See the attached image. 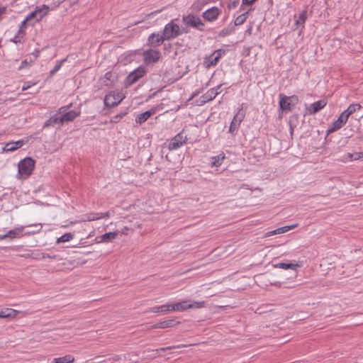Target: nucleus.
<instances>
[{
    "label": "nucleus",
    "instance_id": "f257e3e1",
    "mask_svg": "<svg viewBox=\"0 0 363 363\" xmlns=\"http://www.w3.org/2000/svg\"><path fill=\"white\" fill-rule=\"evenodd\" d=\"M35 160L31 157H26L21 160L18 164V176L19 179L28 178L34 169Z\"/></svg>",
    "mask_w": 363,
    "mask_h": 363
},
{
    "label": "nucleus",
    "instance_id": "f03ea898",
    "mask_svg": "<svg viewBox=\"0 0 363 363\" xmlns=\"http://www.w3.org/2000/svg\"><path fill=\"white\" fill-rule=\"evenodd\" d=\"M177 19H173L164 26L162 31L163 38L170 40L181 35V28L175 23Z\"/></svg>",
    "mask_w": 363,
    "mask_h": 363
},
{
    "label": "nucleus",
    "instance_id": "7ed1b4c3",
    "mask_svg": "<svg viewBox=\"0 0 363 363\" xmlns=\"http://www.w3.org/2000/svg\"><path fill=\"white\" fill-rule=\"evenodd\" d=\"M204 305V301L185 300L181 302L171 303V309L173 310V311H183L189 308H200L203 307Z\"/></svg>",
    "mask_w": 363,
    "mask_h": 363
},
{
    "label": "nucleus",
    "instance_id": "20e7f679",
    "mask_svg": "<svg viewBox=\"0 0 363 363\" xmlns=\"http://www.w3.org/2000/svg\"><path fill=\"white\" fill-rule=\"evenodd\" d=\"M182 22L187 27L193 28L199 31L205 30V23L199 16L194 14L183 16Z\"/></svg>",
    "mask_w": 363,
    "mask_h": 363
},
{
    "label": "nucleus",
    "instance_id": "39448f33",
    "mask_svg": "<svg viewBox=\"0 0 363 363\" xmlns=\"http://www.w3.org/2000/svg\"><path fill=\"white\" fill-rule=\"evenodd\" d=\"M146 73L145 68L139 67L131 72L125 79V85L126 87L130 86L137 82Z\"/></svg>",
    "mask_w": 363,
    "mask_h": 363
},
{
    "label": "nucleus",
    "instance_id": "423d86ee",
    "mask_svg": "<svg viewBox=\"0 0 363 363\" xmlns=\"http://www.w3.org/2000/svg\"><path fill=\"white\" fill-rule=\"evenodd\" d=\"M187 140V136L184 135V130H183L177 134L173 138H172L168 145V149L169 150H177L182 147L183 145L186 144Z\"/></svg>",
    "mask_w": 363,
    "mask_h": 363
},
{
    "label": "nucleus",
    "instance_id": "0eeeda50",
    "mask_svg": "<svg viewBox=\"0 0 363 363\" xmlns=\"http://www.w3.org/2000/svg\"><path fill=\"white\" fill-rule=\"evenodd\" d=\"M123 96L121 93L110 92L104 98V104L107 107H113L117 106L123 100Z\"/></svg>",
    "mask_w": 363,
    "mask_h": 363
},
{
    "label": "nucleus",
    "instance_id": "6e6552de",
    "mask_svg": "<svg viewBox=\"0 0 363 363\" xmlns=\"http://www.w3.org/2000/svg\"><path fill=\"white\" fill-rule=\"evenodd\" d=\"M245 118V113L242 111V108H240L238 113L234 116L233 121L229 127V133L233 134L237 130Z\"/></svg>",
    "mask_w": 363,
    "mask_h": 363
},
{
    "label": "nucleus",
    "instance_id": "1a4fd4ad",
    "mask_svg": "<svg viewBox=\"0 0 363 363\" xmlns=\"http://www.w3.org/2000/svg\"><path fill=\"white\" fill-rule=\"evenodd\" d=\"M220 13V9L216 6H213L202 13V17L207 21H214L216 20Z\"/></svg>",
    "mask_w": 363,
    "mask_h": 363
},
{
    "label": "nucleus",
    "instance_id": "9d476101",
    "mask_svg": "<svg viewBox=\"0 0 363 363\" xmlns=\"http://www.w3.org/2000/svg\"><path fill=\"white\" fill-rule=\"evenodd\" d=\"M145 63L157 62L160 58V52L158 50H148L143 53Z\"/></svg>",
    "mask_w": 363,
    "mask_h": 363
},
{
    "label": "nucleus",
    "instance_id": "9b49d317",
    "mask_svg": "<svg viewBox=\"0 0 363 363\" xmlns=\"http://www.w3.org/2000/svg\"><path fill=\"white\" fill-rule=\"evenodd\" d=\"M327 104V102L325 100H319L311 104L308 107L306 108L305 115L309 114H315L322 108H323Z\"/></svg>",
    "mask_w": 363,
    "mask_h": 363
},
{
    "label": "nucleus",
    "instance_id": "f8f14e48",
    "mask_svg": "<svg viewBox=\"0 0 363 363\" xmlns=\"http://www.w3.org/2000/svg\"><path fill=\"white\" fill-rule=\"evenodd\" d=\"M166 40L163 38V35L153 33L147 38V45L151 47H158L161 45Z\"/></svg>",
    "mask_w": 363,
    "mask_h": 363
},
{
    "label": "nucleus",
    "instance_id": "ddd939ff",
    "mask_svg": "<svg viewBox=\"0 0 363 363\" xmlns=\"http://www.w3.org/2000/svg\"><path fill=\"white\" fill-rule=\"evenodd\" d=\"M180 322L176 320V319H169L164 321L159 322L156 324H154L151 326H150L149 329H157V328H169L174 327L175 325L179 324Z\"/></svg>",
    "mask_w": 363,
    "mask_h": 363
},
{
    "label": "nucleus",
    "instance_id": "4468645a",
    "mask_svg": "<svg viewBox=\"0 0 363 363\" xmlns=\"http://www.w3.org/2000/svg\"><path fill=\"white\" fill-rule=\"evenodd\" d=\"M158 109V106H154L150 110L138 114L135 119L136 123L139 124L145 123L151 116L154 115Z\"/></svg>",
    "mask_w": 363,
    "mask_h": 363
},
{
    "label": "nucleus",
    "instance_id": "2eb2a0df",
    "mask_svg": "<svg viewBox=\"0 0 363 363\" xmlns=\"http://www.w3.org/2000/svg\"><path fill=\"white\" fill-rule=\"evenodd\" d=\"M26 143V141L23 140H19L17 141H11L5 144L4 147H3V152H13L20 147H21L24 144Z\"/></svg>",
    "mask_w": 363,
    "mask_h": 363
},
{
    "label": "nucleus",
    "instance_id": "dca6fc26",
    "mask_svg": "<svg viewBox=\"0 0 363 363\" xmlns=\"http://www.w3.org/2000/svg\"><path fill=\"white\" fill-rule=\"evenodd\" d=\"M279 106L280 110L282 111L291 110L293 106L291 101L287 99V96L284 94H279Z\"/></svg>",
    "mask_w": 363,
    "mask_h": 363
},
{
    "label": "nucleus",
    "instance_id": "f3484780",
    "mask_svg": "<svg viewBox=\"0 0 363 363\" xmlns=\"http://www.w3.org/2000/svg\"><path fill=\"white\" fill-rule=\"evenodd\" d=\"M64 123L61 113H56L47 120V127L52 126L60 128Z\"/></svg>",
    "mask_w": 363,
    "mask_h": 363
},
{
    "label": "nucleus",
    "instance_id": "a211bd4d",
    "mask_svg": "<svg viewBox=\"0 0 363 363\" xmlns=\"http://www.w3.org/2000/svg\"><path fill=\"white\" fill-rule=\"evenodd\" d=\"M218 94L219 91H217L215 89H210L200 97L199 101L201 104H206V102L213 100L217 95H218Z\"/></svg>",
    "mask_w": 363,
    "mask_h": 363
},
{
    "label": "nucleus",
    "instance_id": "6ab92c4d",
    "mask_svg": "<svg viewBox=\"0 0 363 363\" xmlns=\"http://www.w3.org/2000/svg\"><path fill=\"white\" fill-rule=\"evenodd\" d=\"M361 108V106L359 104H352L348 108L345 110L340 115L344 117L345 121H347L348 118L354 112L359 110Z\"/></svg>",
    "mask_w": 363,
    "mask_h": 363
},
{
    "label": "nucleus",
    "instance_id": "aec40b11",
    "mask_svg": "<svg viewBox=\"0 0 363 363\" xmlns=\"http://www.w3.org/2000/svg\"><path fill=\"white\" fill-rule=\"evenodd\" d=\"M80 115V111H76L74 110L69 111L65 113H61L63 122H71L73 121L77 117Z\"/></svg>",
    "mask_w": 363,
    "mask_h": 363
},
{
    "label": "nucleus",
    "instance_id": "412c9836",
    "mask_svg": "<svg viewBox=\"0 0 363 363\" xmlns=\"http://www.w3.org/2000/svg\"><path fill=\"white\" fill-rule=\"evenodd\" d=\"M218 61V56H215L214 54L211 53L204 58L203 65L206 68H209L212 66H216Z\"/></svg>",
    "mask_w": 363,
    "mask_h": 363
},
{
    "label": "nucleus",
    "instance_id": "4be33fe9",
    "mask_svg": "<svg viewBox=\"0 0 363 363\" xmlns=\"http://www.w3.org/2000/svg\"><path fill=\"white\" fill-rule=\"evenodd\" d=\"M274 268H279L283 269H293L296 271L297 268L300 267L301 265L298 263H285L280 262L273 265Z\"/></svg>",
    "mask_w": 363,
    "mask_h": 363
},
{
    "label": "nucleus",
    "instance_id": "5701e85b",
    "mask_svg": "<svg viewBox=\"0 0 363 363\" xmlns=\"http://www.w3.org/2000/svg\"><path fill=\"white\" fill-rule=\"evenodd\" d=\"M23 235V228H16L12 230H9L6 233V236L7 238L10 240H13L14 238H19Z\"/></svg>",
    "mask_w": 363,
    "mask_h": 363
},
{
    "label": "nucleus",
    "instance_id": "b1692460",
    "mask_svg": "<svg viewBox=\"0 0 363 363\" xmlns=\"http://www.w3.org/2000/svg\"><path fill=\"white\" fill-rule=\"evenodd\" d=\"M347 121L344 118L343 116L340 115L338 118L333 123V127L328 130V133L335 131L340 128H341L345 123H346Z\"/></svg>",
    "mask_w": 363,
    "mask_h": 363
},
{
    "label": "nucleus",
    "instance_id": "393cba45",
    "mask_svg": "<svg viewBox=\"0 0 363 363\" xmlns=\"http://www.w3.org/2000/svg\"><path fill=\"white\" fill-rule=\"evenodd\" d=\"M17 311L12 308H4L0 311V318H13Z\"/></svg>",
    "mask_w": 363,
    "mask_h": 363
},
{
    "label": "nucleus",
    "instance_id": "a878e982",
    "mask_svg": "<svg viewBox=\"0 0 363 363\" xmlns=\"http://www.w3.org/2000/svg\"><path fill=\"white\" fill-rule=\"evenodd\" d=\"M74 357L71 354H67L64 357L55 358L52 363H73Z\"/></svg>",
    "mask_w": 363,
    "mask_h": 363
},
{
    "label": "nucleus",
    "instance_id": "bb28decb",
    "mask_svg": "<svg viewBox=\"0 0 363 363\" xmlns=\"http://www.w3.org/2000/svg\"><path fill=\"white\" fill-rule=\"evenodd\" d=\"M307 19V11H301L299 15L297 20H296L295 25L297 28L301 27L302 28H304V23Z\"/></svg>",
    "mask_w": 363,
    "mask_h": 363
},
{
    "label": "nucleus",
    "instance_id": "cd10ccee",
    "mask_svg": "<svg viewBox=\"0 0 363 363\" xmlns=\"http://www.w3.org/2000/svg\"><path fill=\"white\" fill-rule=\"evenodd\" d=\"M35 17L34 19V24L39 22L45 16V4H43L40 9L36 7L35 9Z\"/></svg>",
    "mask_w": 363,
    "mask_h": 363
},
{
    "label": "nucleus",
    "instance_id": "c85d7f7f",
    "mask_svg": "<svg viewBox=\"0 0 363 363\" xmlns=\"http://www.w3.org/2000/svg\"><path fill=\"white\" fill-rule=\"evenodd\" d=\"M118 231L106 233L101 236V241L105 242H111L116 238Z\"/></svg>",
    "mask_w": 363,
    "mask_h": 363
},
{
    "label": "nucleus",
    "instance_id": "c756f323",
    "mask_svg": "<svg viewBox=\"0 0 363 363\" xmlns=\"http://www.w3.org/2000/svg\"><path fill=\"white\" fill-rule=\"evenodd\" d=\"M225 159V154L223 152H221L217 156L213 157L211 158L212 160V166L213 167H220Z\"/></svg>",
    "mask_w": 363,
    "mask_h": 363
},
{
    "label": "nucleus",
    "instance_id": "7c9ffc66",
    "mask_svg": "<svg viewBox=\"0 0 363 363\" xmlns=\"http://www.w3.org/2000/svg\"><path fill=\"white\" fill-rule=\"evenodd\" d=\"M74 237V234L72 233H67L64 235H62L61 237L58 238L56 240L57 244L65 242L70 241L72 240Z\"/></svg>",
    "mask_w": 363,
    "mask_h": 363
},
{
    "label": "nucleus",
    "instance_id": "2f4dec72",
    "mask_svg": "<svg viewBox=\"0 0 363 363\" xmlns=\"http://www.w3.org/2000/svg\"><path fill=\"white\" fill-rule=\"evenodd\" d=\"M128 108L121 111L119 113L113 116L111 118V123H118L121 118H123L128 113Z\"/></svg>",
    "mask_w": 363,
    "mask_h": 363
},
{
    "label": "nucleus",
    "instance_id": "473e14b6",
    "mask_svg": "<svg viewBox=\"0 0 363 363\" xmlns=\"http://www.w3.org/2000/svg\"><path fill=\"white\" fill-rule=\"evenodd\" d=\"M363 157V152H354V153H347L345 155V158L346 160H359L360 158Z\"/></svg>",
    "mask_w": 363,
    "mask_h": 363
},
{
    "label": "nucleus",
    "instance_id": "72a5a7b5",
    "mask_svg": "<svg viewBox=\"0 0 363 363\" xmlns=\"http://www.w3.org/2000/svg\"><path fill=\"white\" fill-rule=\"evenodd\" d=\"M247 16H248L247 11L238 16L234 21L235 26H240L242 23H244L245 22V21L247 20Z\"/></svg>",
    "mask_w": 363,
    "mask_h": 363
},
{
    "label": "nucleus",
    "instance_id": "f704fd0d",
    "mask_svg": "<svg viewBox=\"0 0 363 363\" xmlns=\"http://www.w3.org/2000/svg\"><path fill=\"white\" fill-rule=\"evenodd\" d=\"M186 347L185 345H172V346H169V347H161L160 349H157L155 350H152V352H155V353L154 354V357H157V352L159 351H167V350H172V349H176V348H181V347Z\"/></svg>",
    "mask_w": 363,
    "mask_h": 363
},
{
    "label": "nucleus",
    "instance_id": "c9c22d12",
    "mask_svg": "<svg viewBox=\"0 0 363 363\" xmlns=\"http://www.w3.org/2000/svg\"><path fill=\"white\" fill-rule=\"evenodd\" d=\"M234 31H235V28L233 26L225 28L219 32L218 36L219 37H225V36L234 33Z\"/></svg>",
    "mask_w": 363,
    "mask_h": 363
},
{
    "label": "nucleus",
    "instance_id": "e433bc0d",
    "mask_svg": "<svg viewBox=\"0 0 363 363\" xmlns=\"http://www.w3.org/2000/svg\"><path fill=\"white\" fill-rule=\"evenodd\" d=\"M66 60L67 59L65 58L57 62L54 68L50 72V77H52L60 69V67Z\"/></svg>",
    "mask_w": 363,
    "mask_h": 363
},
{
    "label": "nucleus",
    "instance_id": "4c0bfd02",
    "mask_svg": "<svg viewBox=\"0 0 363 363\" xmlns=\"http://www.w3.org/2000/svg\"><path fill=\"white\" fill-rule=\"evenodd\" d=\"M88 221H94L101 218V213H90L86 215Z\"/></svg>",
    "mask_w": 363,
    "mask_h": 363
},
{
    "label": "nucleus",
    "instance_id": "58836bf2",
    "mask_svg": "<svg viewBox=\"0 0 363 363\" xmlns=\"http://www.w3.org/2000/svg\"><path fill=\"white\" fill-rule=\"evenodd\" d=\"M106 80L109 81L111 84H113L117 79V76L111 72H108L104 74Z\"/></svg>",
    "mask_w": 363,
    "mask_h": 363
},
{
    "label": "nucleus",
    "instance_id": "ea45409f",
    "mask_svg": "<svg viewBox=\"0 0 363 363\" xmlns=\"http://www.w3.org/2000/svg\"><path fill=\"white\" fill-rule=\"evenodd\" d=\"M296 226H297V224H294V225H286V226H283V227L277 228V231L279 234H281V233H286V232L289 231V230L294 229Z\"/></svg>",
    "mask_w": 363,
    "mask_h": 363
},
{
    "label": "nucleus",
    "instance_id": "a19ab883",
    "mask_svg": "<svg viewBox=\"0 0 363 363\" xmlns=\"http://www.w3.org/2000/svg\"><path fill=\"white\" fill-rule=\"evenodd\" d=\"M35 14L36 13H35V9L33 11H32L30 14H28L26 16V21H28V25H30V26H33L34 25V19H35Z\"/></svg>",
    "mask_w": 363,
    "mask_h": 363
},
{
    "label": "nucleus",
    "instance_id": "79ce46f5",
    "mask_svg": "<svg viewBox=\"0 0 363 363\" xmlns=\"http://www.w3.org/2000/svg\"><path fill=\"white\" fill-rule=\"evenodd\" d=\"M27 26H29L28 25V21H26V19L25 18L21 23V26L19 27V29H18V31L20 33H23V35H25L26 34V28L27 27Z\"/></svg>",
    "mask_w": 363,
    "mask_h": 363
},
{
    "label": "nucleus",
    "instance_id": "37998d69",
    "mask_svg": "<svg viewBox=\"0 0 363 363\" xmlns=\"http://www.w3.org/2000/svg\"><path fill=\"white\" fill-rule=\"evenodd\" d=\"M24 35H23V33H20L19 32H18L11 40L15 43H20Z\"/></svg>",
    "mask_w": 363,
    "mask_h": 363
},
{
    "label": "nucleus",
    "instance_id": "c03bdc74",
    "mask_svg": "<svg viewBox=\"0 0 363 363\" xmlns=\"http://www.w3.org/2000/svg\"><path fill=\"white\" fill-rule=\"evenodd\" d=\"M287 99L291 101L293 106H295L298 102V97L296 95L287 96Z\"/></svg>",
    "mask_w": 363,
    "mask_h": 363
},
{
    "label": "nucleus",
    "instance_id": "a18cd8bd",
    "mask_svg": "<svg viewBox=\"0 0 363 363\" xmlns=\"http://www.w3.org/2000/svg\"><path fill=\"white\" fill-rule=\"evenodd\" d=\"M30 62H31V61L28 62L27 59L23 60L21 62V65L18 67V69L21 70L24 68L28 67L30 66Z\"/></svg>",
    "mask_w": 363,
    "mask_h": 363
},
{
    "label": "nucleus",
    "instance_id": "49530a36",
    "mask_svg": "<svg viewBox=\"0 0 363 363\" xmlns=\"http://www.w3.org/2000/svg\"><path fill=\"white\" fill-rule=\"evenodd\" d=\"M160 312L165 313L168 311H173V310L171 309V304H167V305H162L160 306Z\"/></svg>",
    "mask_w": 363,
    "mask_h": 363
},
{
    "label": "nucleus",
    "instance_id": "de8ad7c7",
    "mask_svg": "<svg viewBox=\"0 0 363 363\" xmlns=\"http://www.w3.org/2000/svg\"><path fill=\"white\" fill-rule=\"evenodd\" d=\"M215 56H218V60H220L221 55L225 53V50L223 49H218L212 52Z\"/></svg>",
    "mask_w": 363,
    "mask_h": 363
},
{
    "label": "nucleus",
    "instance_id": "09e8293b",
    "mask_svg": "<svg viewBox=\"0 0 363 363\" xmlns=\"http://www.w3.org/2000/svg\"><path fill=\"white\" fill-rule=\"evenodd\" d=\"M277 234H279V233L277 231V229H276V230H274L267 233L265 235V237H269V236L277 235Z\"/></svg>",
    "mask_w": 363,
    "mask_h": 363
},
{
    "label": "nucleus",
    "instance_id": "8fccbe9b",
    "mask_svg": "<svg viewBox=\"0 0 363 363\" xmlns=\"http://www.w3.org/2000/svg\"><path fill=\"white\" fill-rule=\"evenodd\" d=\"M256 0H242V4L252 5Z\"/></svg>",
    "mask_w": 363,
    "mask_h": 363
},
{
    "label": "nucleus",
    "instance_id": "3c124183",
    "mask_svg": "<svg viewBox=\"0 0 363 363\" xmlns=\"http://www.w3.org/2000/svg\"><path fill=\"white\" fill-rule=\"evenodd\" d=\"M101 218H108V217L111 216V213L110 211H106L105 213H101Z\"/></svg>",
    "mask_w": 363,
    "mask_h": 363
},
{
    "label": "nucleus",
    "instance_id": "603ef678",
    "mask_svg": "<svg viewBox=\"0 0 363 363\" xmlns=\"http://www.w3.org/2000/svg\"><path fill=\"white\" fill-rule=\"evenodd\" d=\"M6 12V7H1L0 8V19L1 18V16L5 14Z\"/></svg>",
    "mask_w": 363,
    "mask_h": 363
},
{
    "label": "nucleus",
    "instance_id": "864d4df0",
    "mask_svg": "<svg viewBox=\"0 0 363 363\" xmlns=\"http://www.w3.org/2000/svg\"><path fill=\"white\" fill-rule=\"evenodd\" d=\"M160 306H155L151 308V311L153 313H159L160 312Z\"/></svg>",
    "mask_w": 363,
    "mask_h": 363
},
{
    "label": "nucleus",
    "instance_id": "5fc2aeb1",
    "mask_svg": "<svg viewBox=\"0 0 363 363\" xmlns=\"http://www.w3.org/2000/svg\"><path fill=\"white\" fill-rule=\"evenodd\" d=\"M257 310L259 311V313H265L267 311H272V308H267L266 310H262V307L259 308Z\"/></svg>",
    "mask_w": 363,
    "mask_h": 363
},
{
    "label": "nucleus",
    "instance_id": "6e6d98bb",
    "mask_svg": "<svg viewBox=\"0 0 363 363\" xmlns=\"http://www.w3.org/2000/svg\"><path fill=\"white\" fill-rule=\"evenodd\" d=\"M189 33V29H188L187 26H186L184 28H182L181 29V34H182V33Z\"/></svg>",
    "mask_w": 363,
    "mask_h": 363
},
{
    "label": "nucleus",
    "instance_id": "4d7b16f0",
    "mask_svg": "<svg viewBox=\"0 0 363 363\" xmlns=\"http://www.w3.org/2000/svg\"><path fill=\"white\" fill-rule=\"evenodd\" d=\"M271 284L273 286L279 287V288L281 286V283L279 281H275V282L271 283Z\"/></svg>",
    "mask_w": 363,
    "mask_h": 363
},
{
    "label": "nucleus",
    "instance_id": "13d9d810",
    "mask_svg": "<svg viewBox=\"0 0 363 363\" xmlns=\"http://www.w3.org/2000/svg\"><path fill=\"white\" fill-rule=\"evenodd\" d=\"M6 238H7V236H6V234L0 235V240H4Z\"/></svg>",
    "mask_w": 363,
    "mask_h": 363
},
{
    "label": "nucleus",
    "instance_id": "bf43d9fd",
    "mask_svg": "<svg viewBox=\"0 0 363 363\" xmlns=\"http://www.w3.org/2000/svg\"><path fill=\"white\" fill-rule=\"evenodd\" d=\"M222 84L218 85L216 88H214L217 91H218V89L221 87Z\"/></svg>",
    "mask_w": 363,
    "mask_h": 363
},
{
    "label": "nucleus",
    "instance_id": "052dcab7",
    "mask_svg": "<svg viewBox=\"0 0 363 363\" xmlns=\"http://www.w3.org/2000/svg\"><path fill=\"white\" fill-rule=\"evenodd\" d=\"M28 88H29V86H23L22 87V90H23V91H24V90L28 89Z\"/></svg>",
    "mask_w": 363,
    "mask_h": 363
},
{
    "label": "nucleus",
    "instance_id": "680f3d73",
    "mask_svg": "<svg viewBox=\"0 0 363 363\" xmlns=\"http://www.w3.org/2000/svg\"><path fill=\"white\" fill-rule=\"evenodd\" d=\"M232 6H233V7H235V6H236V3H235V2H233V4H232Z\"/></svg>",
    "mask_w": 363,
    "mask_h": 363
},
{
    "label": "nucleus",
    "instance_id": "e2e57ef3",
    "mask_svg": "<svg viewBox=\"0 0 363 363\" xmlns=\"http://www.w3.org/2000/svg\"><path fill=\"white\" fill-rule=\"evenodd\" d=\"M247 32H248L250 34L251 33V28L247 30Z\"/></svg>",
    "mask_w": 363,
    "mask_h": 363
},
{
    "label": "nucleus",
    "instance_id": "0e129e2a",
    "mask_svg": "<svg viewBox=\"0 0 363 363\" xmlns=\"http://www.w3.org/2000/svg\"><path fill=\"white\" fill-rule=\"evenodd\" d=\"M46 9H47V13H48V11H49V9H50L49 6H47Z\"/></svg>",
    "mask_w": 363,
    "mask_h": 363
},
{
    "label": "nucleus",
    "instance_id": "69168bd1",
    "mask_svg": "<svg viewBox=\"0 0 363 363\" xmlns=\"http://www.w3.org/2000/svg\"><path fill=\"white\" fill-rule=\"evenodd\" d=\"M271 306L270 305H266L265 307L266 308H269Z\"/></svg>",
    "mask_w": 363,
    "mask_h": 363
}]
</instances>
